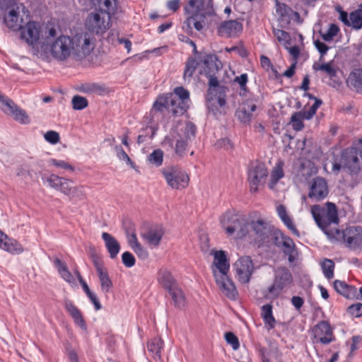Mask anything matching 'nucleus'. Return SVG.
I'll return each mask as SVG.
<instances>
[{
	"mask_svg": "<svg viewBox=\"0 0 362 362\" xmlns=\"http://www.w3.org/2000/svg\"><path fill=\"white\" fill-rule=\"evenodd\" d=\"M197 65L198 62L194 58L191 57L187 60L183 72V78L185 82L189 83L191 81Z\"/></svg>",
	"mask_w": 362,
	"mask_h": 362,
	"instance_id": "c03bdc74",
	"label": "nucleus"
},
{
	"mask_svg": "<svg viewBox=\"0 0 362 362\" xmlns=\"http://www.w3.org/2000/svg\"><path fill=\"white\" fill-rule=\"evenodd\" d=\"M313 69L315 71H323L329 77V78L334 83V87L339 86V83H336L334 78L337 74V69L333 66L332 62H324L322 64L314 63L313 65Z\"/></svg>",
	"mask_w": 362,
	"mask_h": 362,
	"instance_id": "473e14b6",
	"label": "nucleus"
},
{
	"mask_svg": "<svg viewBox=\"0 0 362 362\" xmlns=\"http://www.w3.org/2000/svg\"><path fill=\"white\" fill-rule=\"evenodd\" d=\"M0 103L3 107L1 110L6 114L13 115L18 107L10 98L5 97L0 93Z\"/></svg>",
	"mask_w": 362,
	"mask_h": 362,
	"instance_id": "de8ad7c7",
	"label": "nucleus"
},
{
	"mask_svg": "<svg viewBox=\"0 0 362 362\" xmlns=\"http://www.w3.org/2000/svg\"><path fill=\"white\" fill-rule=\"evenodd\" d=\"M0 249L10 253L19 254L23 252V246L17 240L9 238L6 235L0 244Z\"/></svg>",
	"mask_w": 362,
	"mask_h": 362,
	"instance_id": "4c0bfd02",
	"label": "nucleus"
},
{
	"mask_svg": "<svg viewBox=\"0 0 362 362\" xmlns=\"http://www.w3.org/2000/svg\"><path fill=\"white\" fill-rule=\"evenodd\" d=\"M220 223L228 236L237 240H247L250 222L245 216L226 211L221 216Z\"/></svg>",
	"mask_w": 362,
	"mask_h": 362,
	"instance_id": "7ed1b4c3",
	"label": "nucleus"
},
{
	"mask_svg": "<svg viewBox=\"0 0 362 362\" xmlns=\"http://www.w3.org/2000/svg\"><path fill=\"white\" fill-rule=\"evenodd\" d=\"M243 26L238 20H229L222 22L217 28L218 35L221 37H237L243 32Z\"/></svg>",
	"mask_w": 362,
	"mask_h": 362,
	"instance_id": "4be33fe9",
	"label": "nucleus"
},
{
	"mask_svg": "<svg viewBox=\"0 0 362 362\" xmlns=\"http://www.w3.org/2000/svg\"><path fill=\"white\" fill-rule=\"evenodd\" d=\"M303 119H305L303 117L301 112H296L292 115L291 118V123L292 124V127L294 130L300 131L303 128Z\"/></svg>",
	"mask_w": 362,
	"mask_h": 362,
	"instance_id": "5fc2aeb1",
	"label": "nucleus"
},
{
	"mask_svg": "<svg viewBox=\"0 0 362 362\" xmlns=\"http://www.w3.org/2000/svg\"><path fill=\"white\" fill-rule=\"evenodd\" d=\"M162 228H154L146 230L141 233V238L149 247H158L163 236Z\"/></svg>",
	"mask_w": 362,
	"mask_h": 362,
	"instance_id": "bb28decb",
	"label": "nucleus"
},
{
	"mask_svg": "<svg viewBox=\"0 0 362 362\" xmlns=\"http://www.w3.org/2000/svg\"><path fill=\"white\" fill-rule=\"evenodd\" d=\"M82 91L86 94L100 95L105 91V88L99 84L93 83L83 87Z\"/></svg>",
	"mask_w": 362,
	"mask_h": 362,
	"instance_id": "bf43d9fd",
	"label": "nucleus"
},
{
	"mask_svg": "<svg viewBox=\"0 0 362 362\" xmlns=\"http://www.w3.org/2000/svg\"><path fill=\"white\" fill-rule=\"evenodd\" d=\"M161 173L168 186L173 190L181 191L189 186V176L180 168L170 166L163 169Z\"/></svg>",
	"mask_w": 362,
	"mask_h": 362,
	"instance_id": "0eeeda50",
	"label": "nucleus"
},
{
	"mask_svg": "<svg viewBox=\"0 0 362 362\" xmlns=\"http://www.w3.org/2000/svg\"><path fill=\"white\" fill-rule=\"evenodd\" d=\"M74 274L78 279L79 283L81 284L84 292L90 299V300L93 304L95 309L96 310H99L101 309V305L97 297V295L90 291L89 288L88 284L86 283V281L83 280L82 276L81 275L80 272L78 270L74 271Z\"/></svg>",
	"mask_w": 362,
	"mask_h": 362,
	"instance_id": "c9c22d12",
	"label": "nucleus"
},
{
	"mask_svg": "<svg viewBox=\"0 0 362 362\" xmlns=\"http://www.w3.org/2000/svg\"><path fill=\"white\" fill-rule=\"evenodd\" d=\"M14 119L21 124H28L30 123V118L29 116L27 115L26 112L20 108L16 110V111L14 112V113L12 115Z\"/></svg>",
	"mask_w": 362,
	"mask_h": 362,
	"instance_id": "4d7b16f0",
	"label": "nucleus"
},
{
	"mask_svg": "<svg viewBox=\"0 0 362 362\" xmlns=\"http://www.w3.org/2000/svg\"><path fill=\"white\" fill-rule=\"evenodd\" d=\"M339 31V28L337 24L330 23L327 29L320 30L319 34L325 42H330L338 35Z\"/></svg>",
	"mask_w": 362,
	"mask_h": 362,
	"instance_id": "79ce46f5",
	"label": "nucleus"
},
{
	"mask_svg": "<svg viewBox=\"0 0 362 362\" xmlns=\"http://www.w3.org/2000/svg\"><path fill=\"white\" fill-rule=\"evenodd\" d=\"M293 282L291 273L286 267L279 268L275 273L273 284L268 288V293L273 298H277L283 289Z\"/></svg>",
	"mask_w": 362,
	"mask_h": 362,
	"instance_id": "f8f14e48",
	"label": "nucleus"
},
{
	"mask_svg": "<svg viewBox=\"0 0 362 362\" xmlns=\"http://www.w3.org/2000/svg\"><path fill=\"white\" fill-rule=\"evenodd\" d=\"M336 11L339 13V19L344 25L356 30L362 28V3L350 13L344 11L341 6H337Z\"/></svg>",
	"mask_w": 362,
	"mask_h": 362,
	"instance_id": "4468645a",
	"label": "nucleus"
},
{
	"mask_svg": "<svg viewBox=\"0 0 362 362\" xmlns=\"http://www.w3.org/2000/svg\"><path fill=\"white\" fill-rule=\"evenodd\" d=\"M103 3L105 10L103 12L107 14V16L110 17L117 13L118 8V3L117 0H102L101 3Z\"/></svg>",
	"mask_w": 362,
	"mask_h": 362,
	"instance_id": "3c124183",
	"label": "nucleus"
},
{
	"mask_svg": "<svg viewBox=\"0 0 362 362\" xmlns=\"http://www.w3.org/2000/svg\"><path fill=\"white\" fill-rule=\"evenodd\" d=\"M256 105L253 103H247L244 104V107L236 111L238 119L243 123H250L252 119V113L255 111Z\"/></svg>",
	"mask_w": 362,
	"mask_h": 362,
	"instance_id": "ea45409f",
	"label": "nucleus"
},
{
	"mask_svg": "<svg viewBox=\"0 0 362 362\" xmlns=\"http://www.w3.org/2000/svg\"><path fill=\"white\" fill-rule=\"evenodd\" d=\"M214 277L218 288L226 297L232 300L236 298L238 292L233 281L229 277L228 274L216 275V276Z\"/></svg>",
	"mask_w": 362,
	"mask_h": 362,
	"instance_id": "412c9836",
	"label": "nucleus"
},
{
	"mask_svg": "<svg viewBox=\"0 0 362 362\" xmlns=\"http://www.w3.org/2000/svg\"><path fill=\"white\" fill-rule=\"evenodd\" d=\"M272 305L266 304L261 308V316L264 320V325L268 329H272L275 327L276 320L273 315Z\"/></svg>",
	"mask_w": 362,
	"mask_h": 362,
	"instance_id": "58836bf2",
	"label": "nucleus"
},
{
	"mask_svg": "<svg viewBox=\"0 0 362 362\" xmlns=\"http://www.w3.org/2000/svg\"><path fill=\"white\" fill-rule=\"evenodd\" d=\"M300 169L304 176H312L318 172V168L310 160H304L300 163Z\"/></svg>",
	"mask_w": 362,
	"mask_h": 362,
	"instance_id": "a18cd8bd",
	"label": "nucleus"
},
{
	"mask_svg": "<svg viewBox=\"0 0 362 362\" xmlns=\"http://www.w3.org/2000/svg\"><path fill=\"white\" fill-rule=\"evenodd\" d=\"M330 241H343L350 249L361 248L362 247V228L352 226L346 228L344 230L338 229L334 232V235Z\"/></svg>",
	"mask_w": 362,
	"mask_h": 362,
	"instance_id": "6e6552de",
	"label": "nucleus"
},
{
	"mask_svg": "<svg viewBox=\"0 0 362 362\" xmlns=\"http://www.w3.org/2000/svg\"><path fill=\"white\" fill-rule=\"evenodd\" d=\"M21 37L29 45L35 44L40 39V27L34 21H28L25 26H21Z\"/></svg>",
	"mask_w": 362,
	"mask_h": 362,
	"instance_id": "b1692460",
	"label": "nucleus"
},
{
	"mask_svg": "<svg viewBox=\"0 0 362 362\" xmlns=\"http://www.w3.org/2000/svg\"><path fill=\"white\" fill-rule=\"evenodd\" d=\"M278 216L284 225L289 229L294 235L299 236V232L296 227L292 218L288 216L286 209L284 205H279L276 208Z\"/></svg>",
	"mask_w": 362,
	"mask_h": 362,
	"instance_id": "e433bc0d",
	"label": "nucleus"
},
{
	"mask_svg": "<svg viewBox=\"0 0 362 362\" xmlns=\"http://www.w3.org/2000/svg\"><path fill=\"white\" fill-rule=\"evenodd\" d=\"M313 44L320 54V60L322 61L324 56L329 49V47L327 46L324 42H322L320 40H315Z\"/></svg>",
	"mask_w": 362,
	"mask_h": 362,
	"instance_id": "0e129e2a",
	"label": "nucleus"
},
{
	"mask_svg": "<svg viewBox=\"0 0 362 362\" xmlns=\"http://www.w3.org/2000/svg\"><path fill=\"white\" fill-rule=\"evenodd\" d=\"M163 151L160 148H157L153 150L152 153L149 154L147 158V160L151 165L159 167L163 162Z\"/></svg>",
	"mask_w": 362,
	"mask_h": 362,
	"instance_id": "49530a36",
	"label": "nucleus"
},
{
	"mask_svg": "<svg viewBox=\"0 0 362 362\" xmlns=\"http://www.w3.org/2000/svg\"><path fill=\"white\" fill-rule=\"evenodd\" d=\"M240 88V95H244L247 92V83L248 81V76L247 74H242L241 75L236 76L234 79Z\"/></svg>",
	"mask_w": 362,
	"mask_h": 362,
	"instance_id": "052dcab7",
	"label": "nucleus"
},
{
	"mask_svg": "<svg viewBox=\"0 0 362 362\" xmlns=\"http://www.w3.org/2000/svg\"><path fill=\"white\" fill-rule=\"evenodd\" d=\"M273 240L276 246L282 247V251L288 256V262H293L297 257V251L293 240L279 231L273 233Z\"/></svg>",
	"mask_w": 362,
	"mask_h": 362,
	"instance_id": "a211bd4d",
	"label": "nucleus"
},
{
	"mask_svg": "<svg viewBox=\"0 0 362 362\" xmlns=\"http://www.w3.org/2000/svg\"><path fill=\"white\" fill-rule=\"evenodd\" d=\"M185 11L190 15L185 23L187 27L191 28L193 17L200 16L204 18L206 16L213 14L212 0H189L185 7Z\"/></svg>",
	"mask_w": 362,
	"mask_h": 362,
	"instance_id": "9d476101",
	"label": "nucleus"
},
{
	"mask_svg": "<svg viewBox=\"0 0 362 362\" xmlns=\"http://www.w3.org/2000/svg\"><path fill=\"white\" fill-rule=\"evenodd\" d=\"M346 83L348 88L362 94V68H354L349 74Z\"/></svg>",
	"mask_w": 362,
	"mask_h": 362,
	"instance_id": "a878e982",
	"label": "nucleus"
},
{
	"mask_svg": "<svg viewBox=\"0 0 362 362\" xmlns=\"http://www.w3.org/2000/svg\"><path fill=\"white\" fill-rule=\"evenodd\" d=\"M44 139L46 141L51 144H56L59 143L60 136L58 132L55 131H48L44 134Z\"/></svg>",
	"mask_w": 362,
	"mask_h": 362,
	"instance_id": "338daca9",
	"label": "nucleus"
},
{
	"mask_svg": "<svg viewBox=\"0 0 362 362\" xmlns=\"http://www.w3.org/2000/svg\"><path fill=\"white\" fill-rule=\"evenodd\" d=\"M64 306L65 310L73 318L74 322L82 329L86 330V324L82 316V314L77 308V307L72 303V301L69 299H66L64 302Z\"/></svg>",
	"mask_w": 362,
	"mask_h": 362,
	"instance_id": "c85d7f7f",
	"label": "nucleus"
},
{
	"mask_svg": "<svg viewBox=\"0 0 362 362\" xmlns=\"http://www.w3.org/2000/svg\"><path fill=\"white\" fill-rule=\"evenodd\" d=\"M54 263L60 276L71 286H76L74 275L70 272L66 264L59 258H55Z\"/></svg>",
	"mask_w": 362,
	"mask_h": 362,
	"instance_id": "72a5a7b5",
	"label": "nucleus"
},
{
	"mask_svg": "<svg viewBox=\"0 0 362 362\" xmlns=\"http://www.w3.org/2000/svg\"><path fill=\"white\" fill-rule=\"evenodd\" d=\"M102 238L105 241V247L107 250L110 258H116L120 250V245L118 241L106 232L102 233Z\"/></svg>",
	"mask_w": 362,
	"mask_h": 362,
	"instance_id": "7c9ffc66",
	"label": "nucleus"
},
{
	"mask_svg": "<svg viewBox=\"0 0 362 362\" xmlns=\"http://www.w3.org/2000/svg\"><path fill=\"white\" fill-rule=\"evenodd\" d=\"M163 346V341L160 337L152 339L147 344V348L149 352L153 355L156 359L160 360L161 358L160 351Z\"/></svg>",
	"mask_w": 362,
	"mask_h": 362,
	"instance_id": "37998d69",
	"label": "nucleus"
},
{
	"mask_svg": "<svg viewBox=\"0 0 362 362\" xmlns=\"http://www.w3.org/2000/svg\"><path fill=\"white\" fill-rule=\"evenodd\" d=\"M238 281L241 284H248L255 272V264L250 256L239 257L233 264Z\"/></svg>",
	"mask_w": 362,
	"mask_h": 362,
	"instance_id": "9b49d317",
	"label": "nucleus"
},
{
	"mask_svg": "<svg viewBox=\"0 0 362 362\" xmlns=\"http://www.w3.org/2000/svg\"><path fill=\"white\" fill-rule=\"evenodd\" d=\"M114 148L116 152V156L119 160L125 162L126 164L129 165L132 168H135L134 162L131 160L122 146H115Z\"/></svg>",
	"mask_w": 362,
	"mask_h": 362,
	"instance_id": "603ef678",
	"label": "nucleus"
},
{
	"mask_svg": "<svg viewBox=\"0 0 362 362\" xmlns=\"http://www.w3.org/2000/svg\"><path fill=\"white\" fill-rule=\"evenodd\" d=\"M158 283L168 291L177 286V284L171 273L166 269H160L158 273Z\"/></svg>",
	"mask_w": 362,
	"mask_h": 362,
	"instance_id": "f704fd0d",
	"label": "nucleus"
},
{
	"mask_svg": "<svg viewBox=\"0 0 362 362\" xmlns=\"http://www.w3.org/2000/svg\"><path fill=\"white\" fill-rule=\"evenodd\" d=\"M269 174V170L263 162L256 160L250 163L247 170V181L251 194H257L259 191Z\"/></svg>",
	"mask_w": 362,
	"mask_h": 362,
	"instance_id": "39448f33",
	"label": "nucleus"
},
{
	"mask_svg": "<svg viewBox=\"0 0 362 362\" xmlns=\"http://www.w3.org/2000/svg\"><path fill=\"white\" fill-rule=\"evenodd\" d=\"M335 291L346 298L354 300L357 298V288L355 286L348 285L346 282L335 280L334 282Z\"/></svg>",
	"mask_w": 362,
	"mask_h": 362,
	"instance_id": "c756f323",
	"label": "nucleus"
},
{
	"mask_svg": "<svg viewBox=\"0 0 362 362\" xmlns=\"http://www.w3.org/2000/svg\"><path fill=\"white\" fill-rule=\"evenodd\" d=\"M101 287V291L105 293H109L112 288V282L108 275L107 269L103 265H97L95 267Z\"/></svg>",
	"mask_w": 362,
	"mask_h": 362,
	"instance_id": "2f4dec72",
	"label": "nucleus"
},
{
	"mask_svg": "<svg viewBox=\"0 0 362 362\" xmlns=\"http://www.w3.org/2000/svg\"><path fill=\"white\" fill-rule=\"evenodd\" d=\"M71 103L73 108L76 110H83L88 106V104L87 99L80 95L74 96L71 100Z\"/></svg>",
	"mask_w": 362,
	"mask_h": 362,
	"instance_id": "6e6d98bb",
	"label": "nucleus"
},
{
	"mask_svg": "<svg viewBox=\"0 0 362 362\" xmlns=\"http://www.w3.org/2000/svg\"><path fill=\"white\" fill-rule=\"evenodd\" d=\"M273 235L268 224L261 218L250 222L247 240L249 244L261 247L267 245Z\"/></svg>",
	"mask_w": 362,
	"mask_h": 362,
	"instance_id": "20e7f679",
	"label": "nucleus"
},
{
	"mask_svg": "<svg viewBox=\"0 0 362 362\" xmlns=\"http://www.w3.org/2000/svg\"><path fill=\"white\" fill-rule=\"evenodd\" d=\"M216 105H218L219 107L221 108L225 107L226 105L225 98L218 97L216 101H214L212 98L209 100L208 107L214 115H216L218 113H221V112L218 110Z\"/></svg>",
	"mask_w": 362,
	"mask_h": 362,
	"instance_id": "864d4df0",
	"label": "nucleus"
},
{
	"mask_svg": "<svg viewBox=\"0 0 362 362\" xmlns=\"http://www.w3.org/2000/svg\"><path fill=\"white\" fill-rule=\"evenodd\" d=\"M315 342L327 345L335 340L333 330L327 321H320L313 329Z\"/></svg>",
	"mask_w": 362,
	"mask_h": 362,
	"instance_id": "6ab92c4d",
	"label": "nucleus"
},
{
	"mask_svg": "<svg viewBox=\"0 0 362 362\" xmlns=\"http://www.w3.org/2000/svg\"><path fill=\"white\" fill-rule=\"evenodd\" d=\"M86 26L90 32L103 35L110 27V17H106L102 10L91 13L87 18Z\"/></svg>",
	"mask_w": 362,
	"mask_h": 362,
	"instance_id": "ddd939ff",
	"label": "nucleus"
},
{
	"mask_svg": "<svg viewBox=\"0 0 362 362\" xmlns=\"http://www.w3.org/2000/svg\"><path fill=\"white\" fill-rule=\"evenodd\" d=\"M361 152L356 148L346 149L341 153V162L344 164V169H346L350 174H357L361 167V162L359 158Z\"/></svg>",
	"mask_w": 362,
	"mask_h": 362,
	"instance_id": "dca6fc26",
	"label": "nucleus"
},
{
	"mask_svg": "<svg viewBox=\"0 0 362 362\" xmlns=\"http://www.w3.org/2000/svg\"><path fill=\"white\" fill-rule=\"evenodd\" d=\"M168 292L170 295L175 307L182 308L186 305L187 301L185 294L178 285L173 287Z\"/></svg>",
	"mask_w": 362,
	"mask_h": 362,
	"instance_id": "a19ab883",
	"label": "nucleus"
},
{
	"mask_svg": "<svg viewBox=\"0 0 362 362\" xmlns=\"http://www.w3.org/2000/svg\"><path fill=\"white\" fill-rule=\"evenodd\" d=\"M275 6H276V12L281 18H284L285 17H288L290 16L291 9L287 5H286L284 3H281L278 1H276Z\"/></svg>",
	"mask_w": 362,
	"mask_h": 362,
	"instance_id": "13d9d810",
	"label": "nucleus"
},
{
	"mask_svg": "<svg viewBox=\"0 0 362 362\" xmlns=\"http://www.w3.org/2000/svg\"><path fill=\"white\" fill-rule=\"evenodd\" d=\"M284 166V161L279 159L272 168L269 174V180L267 184L270 190L273 192H278L279 185L283 184L281 180L285 176Z\"/></svg>",
	"mask_w": 362,
	"mask_h": 362,
	"instance_id": "5701e85b",
	"label": "nucleus"
},
{
	"mask_svg": "<svg viewBox=\"0 0 362 362\" xmlns=\"http://www.w3.org/2000/svg\"><path fill=\"white\" fill-rule=\"evenodd\" d=\"M322 105V100L320 99H315V102L314 104L309 108L308 111H303L301 114L303 115V117L308 120L311 119L316 113L318 107Z\"/></svg>",
	"mask_w": 362,
	"mask_h": 362,
	"instance_id": "e2e57ef3",
	"label": "nucleus"
},
{
	"mask_svg": "<svg viewBox=\"0 0 362 362\" xmlns=\"http://www.w3.org/2000/svg\"><path fill=\"white\" fill-rule=\"evenodd\" d=\"M176 131L177 138L180 139L190 142L195 138L196 127L193 123L190 122L180 124L177 127Z\"/></svg>",
	"mask_w": 362,
	"mask_h": 362,
	"instance_id": "cd10ccee",
	"label": "nucleus"
},
{
	"mask_svg": "<svg viewBox=\"0 0 362 362\" xmlns=\"http://www.w3.org/2000/svg\"><path fill=\"white\" fill-rule=\"evenodd\" d=\"M73 42V54L76 59H81L89 55L94 49V40L90 33L77 34L71 37Z\"/></svg>",
	"mask_w": 362,
	"mask_h": 362,
	"instance_id": "1a4fd4ad",
	"label": "nucleus"
},
{
	"mask_svg": "<svg viewBox=\"0 0 362 362\" xmlns=\"http://www.w3.org/2000/svg\"><path fill=\"white\" fill-rule=\"evenodd\" d=\"M189 143L177 138L175 146V154L180 157L183 156L187 151Z\"/></svg>",
	"mask_w": 362,
	"mask_h": 362,
	"instance_id": "680f3d73",
	"label": "nucleus"
},
{
	"mask_svg": "<svg viewBox=\"0 0 362 362\" xmlns=\"http://www.w3.org/2000/svg\"><path fill=\"white\" fill-rule=\"evenodd\" d=\"M21 10L23 13H29L28 10L25 11V8L23 4L15 3L11 6L8 15L4 17V23L8 28L12 30L20 28L19 13Z\"/></svg>",
	"mask_w": 362,
	"mask_h": 362,
	"instance_id": "393cba45",
	"label": "nucleus"
},
{
	"mask_svg": "<svg viewBox=\"0 0 362 362\" xmlns=\"http://www.w3.org/2000/svg\"><path fill=\"white\" fill-rule=\"evenodd\" d=\"M46 49L54 59L64 62L73 54L72 39L69 36L62 35L48 43Z\"/></svg>",
	"mask_w": 362,
	"mask_h": 362,
	"instance_id": "423d86ee",
	"label": "nucleus"
},
{
	"mask_svg": "<svg viewBox=\"0 0 362 362\" xmlns=\"http://www.w3.org/2000/svg\"><path fill=\"white\" fill-rule=\"evenodd\" d=\"M328 182L324 177H316L310 183L308 197L314 202H321L329 194Z\"/></svg>",
	"mask_w": 362,
	"mask_h": 362,
	"instance_id": "2eb2a0df",
	"label": "nucleus"
},
{
	"mask_svg": "<svg viewBox=\"0 0 362 362\" xmlns=\"http://www.w3.org/2000/svg\"><path fill=\"white\" fill-rule=\"evenodd\" d=\"M189 105V92L182 86L176 87L171 93L158 96L153 107L155 110H169L174 116L182 115Z\"/></svg>",
	"mask_w": 362,
	"mask_h": 362,
	"instance_id": "f257e3e1",
	"label": "nucleus"
},
{
	"mask_svg": "<svg viewBox=\"0 0 362 362\" xmlns=\"http://www.w3.org/2000/svg\"><path fill=\"white\" fill-rule=\"evenodd\" d=\"M211 255L214 256V260L211 265L213 276L219 274L229 273L230 262L226 252L223 250H213Z\"/></svg>",
	"mask_w": 362,
	"mask_h": 362,
	"instance_id": "aec40b11",
	"label": "nucleus"
},
{
	"mask_svg": "<svg viewBox=\"0 0 362 362\" xmlns=\"http://www.w3.org/2000/svg\"><path fill=\"white\" fill-rule=\"evenodd\" d=\"M56 190L71 199H83L86 196L83 186L74 185L72 180L63 177H61V180H59Z\"/></svg>",
	"mask_w": 362,
	"mask_h": 362,
	"instance_id": "f3484780",
	"label": "nucleus"
},
{
	"mask_svg": "<svg viewBox=\"0 0 362 362\" xmlns=\"http://www.w3.org/2000/svg\"><path fill=\"white\" fill-rule=\"evenodd\" d=\"M225 339L226 342L232 346L233 350L238 349L240 346L239 340L233 332H226L225 334Z\"/></svg>",
	"mask_w": 362,
	"mask_h": 362,
	"instance_id": "69168bd1",
	"label": "nucleus"
},
{
	"mask_svg": "<svg viewBox=\"0 0 362 362\" xmlns=\"http://www.w3.org/2000/svg\"><path fill=\"white\" fill-rule=\"evenodd\" d=\"M310 213L316 225L330 240L338 230L339 216L336 204L329 202L323 205L315 204L310 207Z\"/></svg>",
	"mask_w": 362,
	"mask_h": 362,
	"instance_id": "f03ea898",
	"label": "nucleus"
},
{
	"mask_svg": "<svg viewBox=\"0 0 362 362\" xmlns=\"http://www.w3.org/2000/svg\"><path fill=\"white\" fill-rule=\"evenodd\" d=\"M273 33L278 41L281 43L284 47H287V45H291V37L287 32L280 29L274 28Z\"/></svg>",
	"mask_w": 362,
	"mask_h": 362,
	"instance_id": "8fccbe9b",
	"label": "nucleus"
},
{
	"mask_svg": "<svg viewBox=\"0 0 362 362\" xmlns=\"http://www.w3.org/2000/svg\"><path fill=\"white\" fill-rule=\"evenodd\" d=\"M348 313L352 317H359L362 316V303H356L348 307Z\"/></svg>",
	"mask_w": 362,
	"mask_h": 362,
	"instance_id": "774afa93",
	"label": "nucleus"
},
{
	"mask_svg": "<svg viewBox=\"0 0 362 362\" xmlns=\"http://www.w3.org/2000/svg\"><path fill=\"white\" fill-rule=\"evenodd\" d=\"M322 273L327 279L334 276V263L332 259H324L320 264Z\"/></svg>",
	"mask_w": 362,
	"mask_h": 362,
	"instance_id": "09e8293b",
	"label": "nucleus"
}]
</instances>
